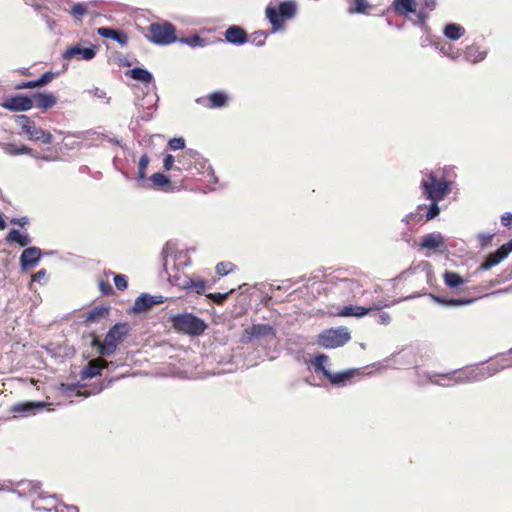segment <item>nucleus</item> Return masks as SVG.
I'll list each match as a JSON object with an SVG mask.
<instances>
[{"label": "nucleus", "mask_w": 512, "mask_h": 512, "mask_svg": "<svg viewBox=\"0 0 512 512\" xmlns=\"http://www.w3.org/2000/svg\"><path fill=\"white\" fill-rule=\"evenodd\" d=\"M297 9L295 0H284L277 5H267L265 17L272 26V33L284 30L285 21L292 20L297 14Z\"/></svg>", "instance_id": "f257e3e1"}, {"label": "nucleus", "mask_w": 512, "mask_h": 512, "mask_svg": "<svg viewBox=\"0 0 512 512\" xmlns=\"http://www.w3.org/2000/svg\"><path fill=\"white\" fill-rule=\"evenodd\" d=\"M130 331V325L127 322H119L113 325L105 335L103 342H99L97 338L92 340V345L98 347L101 356L112 355L117 347Z\"/></svg>", "instance_id": "f03ea898"}, {"label": "nucleus", "mask_w": 512, "mask_h": 512, "mask_svg": "<svg viewBox=\"0 0 512 512\" xmlns=\"http://www.w3.org/2000/svg\"><path fill=\"white\" fill-rule=\"evenodd\" d=\"M172 327L189 336H199L207 329V324L192 313H179L170 317Z\"/></svg>", "instance_id": "7ed1b4c3"}, {"label": "nucleus", "mask_w": 512, "mask_h": 512, "mask_svg": "<svg viewBox=\"0 0 512 512\" xmlns=\"http://www.w3.org/2000/svg\"><path fill=\"white\" fill-rule=\"evenodd\" d=\"M328 359L329 358L327 355L318 354L314 357L312 364L314 366L315 372L323 374V376L327 378L330 381V383L334 386H345L346 383L350 379H352L358 372L357 369L351 368L333 373L325 366Z\"/></svg>", "instance_id": "20e7f679"}, {"label": "nucleus", "mask_w": 512, "mask_h": 512, "mask_svg": "<svg viewBox=\"0 0 512 512\" xmlns=\"http://www.w3.org/2000/svg\"><path fill=\"white\" fill-rule=\"evenodd\" d=\"M451 186V181L439 180L433 172L421 181L422 193L429 201H442L451 192Z\"/></svg>", "instance_id": "39448f33"}, {"label": "nucleus", "mask_w": 512, "mask_h": 512, "mask_svg": "<svg viewBox=\"0 0 512 512\" xmlns=\"http://www.w3.org/2000/svg\"><path fill=\"white\" fill-rule=\"evenodd\" d=\"M351 339L347 327L340 326L321 332L318 336V344L325 349L338 348L345 345Z\"/></svg>", "instance_id": "423d86ee"}, {"label": "nucleus", "mask_w": 512, "mask_h": 512, "mask_svg": "<svg viewBox=\"0 0 512 512\" xmlns=\"http://www.w3.org/2000/svg\"><path fill=\"white\" fill-rule=\"evenodd\" d=\"M176 29L170 22L152 23L149 26L148 39L157 45H169L177 41Z\"/></svg>", "instance_id": "0eeeda50"}, {"label": "nucleus", "mask_w": 512, "mask_h": 512, "mask_svg": "<svg viewBox=\"0 0 512 512\" xmlns=\"http://www.w3.org/2000/svg\"><path fill=\"white\" fill-rule=\"evenodd\" d=\"M276 338V329L269 324H253L251 327L244 329L240 337L241 344H249L255 339H263L271 342Z\"/></svg>", "instance_id": "6e6552de"}, {"label": "nucleus", "mask_w": 512, "mask_h": 512, "mask_svg": "<svg viewBox=\"0 0 512 512\" xmlns=\"http://www.w3.org/2000/svg\"><path fill=\"white\" fill-rule=\"evenodd\" d=\"M176 170H191L196 164H200L201 169H205L207 161L201 157L200 153L194 149H186L177 157Z\"/></svg>", "instance_id": "1a4fd4ad"}, {"label": "nucleus", "mask_w": 512, "mask_h": 512, "mask_svg": "<svg viewBox=\"0 0 512 512\" xmlns=\"http://www.w3.org/2000/svg\"><path fill=\"white\" fill-rule=\"evenodd\" d=\"M1 106L12 112H25L33 107V98L28 94H16L7 97Z\"/></svg>", "instance_id": "9d476101"}, {"label": "nucleus", "mask_w": 512, "mask_h": 512, "mask_svg": "<svg viewBox=\"0 0 512 512\" xmlns=\"http://www.w3.org/2000/svg\"><path fill=\"white\" fill-rule=\"evenodd\" d=\"M61 503L62 502H60L58 500V497L56 494L44 495V493L41 492V493H38V496L36 499L32 500L31 506H32L33 510L38 511V512H50V511L59 512Z\"/></svg>", "instance_id": "9b49d317"}, {"label": "nucleus", "mask_w": 512, "mask_h": 512, "mask_svg": "<svg viewBox=\"0 0 512 512\" xmlns=\"http://www.w3.org/2000/svg\"><path fill=\"white\" fill-rule=\"evenodd\" d=\"M164 298L161 295H150L148 293H142L138 296L131 308V312L134 314H140L148 311L154 305L163 303Z\"/></svg>", "instance_id": "f8f14e48"}, {"label": "nucleus", "mask_w": 512, "mask_h": 512, "mask_svg": "<svg viewBox=\"0 0 512 512\" xmlns=\"http://www.w3.org/2000/svg\"><path fill=\"white\" fill-rule=\"evenodd\" d=\"M455 373L456 371L445 374H429L428 378L430 382H432L433 384L441 385L444 387H449L453 385V383H464L469 381H475L477 379L476 377H470L469 375L465 377L461 375H459L458 377H454Z\"/></svg>", "instance_id": "ddd939ff"}, {"label": "nucleus", "mask_w": 512, "mask_h": 512, "mask_svg": "<svg viewBox=\"0 0 512 512\" xmlns=\"http://www.w3.org/2000/svg\"><path fill=\"white\" fill-rule=\"evenodd\" d=\"M96 56V47L90 45L89 47H81L79 44L68 47L63 53L64 59L79 58L83 60H91Z\"/></svg>", "instance_id": "4468645a"}, {"label": "nucleus", "mask_w": 512, "mask_h": 512, "mask_svg": "<svg viewBox=\"0 0 512 512\" xmlns=\"http://www.w3.org/2000/svg\"><path fill=\"white\" fill-rule=\"evenodd\" d=\"M42 251L40 248L32 246L25 248L20 255V267L23 271L32 268L41 260Z\"/></svg>", "instance_id": "2eb2a0df"}, {"label": "nucleus", "mask_w": 512, "mask_h": 512, "mask_svg": "<svg viewBox=\"0 0 512 512\" xmlns=\"http://www.w3.org/2000/svg\"><path fill=\"white\" fill-rule=\"evenodd\" d=\"M46 405L47 403L43 401H27L14 404L10 411L15 414L28 416L34 415L38 411H41Z\"/></svg>", "instance_id": "dca6fc26"}, {"label": "nucleus", "mask_w": 512, "mask_h": 512, "mask_svg": "<svg viewBox=\"0 0 512 512\" xmlns=\"http://www.w3.org/2000/svg\"><path fill=\"white\" fill-rule=\"evenodd\" d=\"M225 40L233 45H243L248 42V34L246 30L239 25L229 26L225 33Z\"/></svg>", "instance_id": "f3484780"}, {"label": "nucleus", "mask_w": 512, "mask_h": 512, "mask_svg": "<svg viewBox=\"0 0 512 512\" xmlns=\"http://www.w3.org/2000/svg\"><path fill=\"white\" fill-rule=\"evenodd\" d=\"M25 134L31 141H41L44 144H51L53 141L52 134L42 128L37 127L34 121L30 124L29 127H26Z\"/></svg>", "instance_id": "a211bd4d"}, {"label": "nucleus", "mask_w": 512, "mask_h": 512, "mask_svg": "<svg viewBox=\"0 0 512 512\" xmlns=\"http://www.w3.org/2000/svg\"><path fill=\"white\" fill-rule=\"evenodd\" d=\"M420 247L432 250L445 248V239L440 232L429 233L421 238Z\"/></svg>", "instance_id": "6ab92c4d"}, {"label": "nucleus", "mask_w": 512, "mask_h": 512, "mask_svg": "<svg viewBox=\"0 0 512 512\" xmlns=\"http://www.w3.org/2000/svg\"><path fill=\"white\" fill-rule=\"evenodd\" d=\"M206 287L207 281L199 276H188V278L184 279V282L181 283V289L186 290L188 293H194L198 295L204 293Z\"/></svg>", "instance_id": "aec40b11"}, {"label": "nucleus", "mask_w": 512, "mask_h": 512, "mask_svg": "<svg viewBox=\"0 0 512 512\" xmlns=\"http://www.w3.org/2000/svg\"><path fill=\"white\" fill-rule=\"evenodd\" d=\"M488 54V50L485 47L477 44L468 45L464 51V58L466 61L476 64L482 62Z\"/></svg>", "instance_id": "412c9836"}, {"label": "nucleus", "mask_w": 512, "mask_h": 512, "mask_svg": "<svg viewBox=\"0 0 512 512\" xmlns=\"http://www.w3.org/2000/svg\"><path fill=\"white\" fill-rule=\"evenodd\" d=\"M6 244H18L20 247H27L32 239L26 232H21L18 229H11L5 236Z\"/></svg>", "instance_id": "4be33fe9"}, {"label": "nucleus", "mask_w": 512, "mask_h": 512, "mask_svg": "<svg viewBox=\"0 0 512 512\" xmlns=\"http://www.w3.org/2000/svg\"><path fill=\"white\" fill-rule=\"evenodd\" d=\"M31 96L33 98V107L36 106L43 110L53 107L57 102V98L51 93L36 92L32 93Z\"/></svg>", "instance_id": "5701e85b"}, {"label": "nucleus", "mask_w": 512, "mask_h": 512, "mask_svg": "<svg viewBox=\"0 0 512 512\" xmlns=\"http://www.w3.org/2000/svg\"><path fill=\"white\" fill-rule=\"evenodd\" d=\"M125 74L133 80L141 82L145 86H149L154 81L153 74L144 67H134L128 70Z\"/></svg>", "instance_id": "b1692460"}, {"label": "nucleus", "mask_w": 512, "mask_h": 512, "mask_svg": "<svg viewBox=\"0 0 512 512\" xmlns=\"http://www.w3.org/2000/svg\"><path fill=\"white\" fill-rule=\"evenodd\" d=\"M39 483H35L33 481L23 480L16 484V488L12 490L13 493L17 494L18 497H28L32 496L33 494L40 493L39 492Z\"/></svg>", "instance_id": "393cba45"}, {"label": "nucleus", "mask_w": 512, "mask_h": 512, "mask_svg": "<svg viewBox=\"0 0 512 512\" xmlns=\"http://www.w3.org/2000/svg\"><path fill=\"white\" fill-rule=\"evenodd\" d=\"M97 33L104 38L118 42L121 46H125L128 43V36L124 31H119L111 27H100Z\"/></svg>", "instance_id": "a878e982"}, {"label": "nucleus", "mask_w": 512, "mask_h": 512, "mask_svg": "<svg viewBox=\"0 0 512 512\" xmlns=\"http://www.w3.org/2000/svg\"><path fill=\"white\" fill-rule=\"evenodd\" d=\"M392 8L398 15L408 16L409 14L416 13L417 2L416 0H394Z\"/></svg>", "instance_id": "bb28decb"}, {"label": "nucleus", "mask_w": 512, "mask_h": 512, "mask_svg": "<svg viewBox=\"0 0 512 512\" xmlns=\"http://www.w3.org/2000/svg\"><path fill=\"white\" fill-rule=\"evenodd\" d=\"M381 308V305H375L373 307H362V306H354V305H347L342 308L340 311L341 316L350 317H363L367 314H369L373 310H379Z\"/></svg>", "instance_id": "cd10ccee"}, {"label": "nucleus", "mask_w": 512, "mask_h": 512, "mask_svg": "<svg viewBox=\"0 0 512 512\" xmlns=\"http://www.w3.org/2000/svg\"><path fill=\"white\" fill-rule=\"evenodd\" d=\"M443 34L449 40L457 41L465 34V29L460 24L451 22L444 26Z\"/></svg>", "instance_id": "c85d7f7f"}, {"label": "nucleus", "mask_w": 512, "mask_h": 512, "mask_svg": "<svg viewBox=\"0 0 512 512\" xmlns=\"http://www.w3.org/2000/svg\"><path fill=\"white\" fill-rule=\"evenodd\" d=\"M207 99L211 109L225 107L228 103V95L224 91H214L208 95Z\"/></svg>", "instance_id": "c756f323"}, {"label": "nucleus", "mask_w": 512, "mask_h": 512, "mask_svg": "<svg viewBox=\"0 0 512 512\" xmlns=\"http://www.w3.org/2000/svg\"><path fill=\"white\" fill-rule=\"evenodd\" d=\"M504 258L501 256V254L496 250L495 252L489 254L485 260L480 264V266L476 269V271L473 273L474 275L478 274L480 271H486L491 269L492 267L499 264L501 261H503Z\"/></svg>", "instance_id": "7c9ffc66"}, {"label": "nucleus", "mask_w": 512, "mask_h": 512, "mask_svg": "<svg viewBox=\"0 0 512 512\" xmlns=\"http://www.w3.org/2000/svg\"><path fill=\"white\" fill-rule=\"evenodd\" d=\"M109 314V308L106 306H97L89 310L85 315V322L97 323L106 318Z\"/></svg>", "instance_id": "2f4dec72"}, {"label": "nucleus", "mask_w": 512, "mask_h": 512, "mask_svg": "<svg viewBox=\"0 0 512 512\" xmlns=\"http://www.w3.org/2000/svg\"><path fill=\"white\" fill-rule=\"evenodd\" d=\"M5 151L8 154L13 155V156L27 154V155H31L33 157H39L37 153H34V150L32 148H30L24 144L17 145V144L9 143L6 145Z\"/></svg>", "instance_id": "473e14b6"}, {"label": "nucleus", "mask_w": 512, "mask_h": 512, "mask_svg": "<svg viewBox=\"0 0 512 512\" xmlns=\"http://www.w3.org/2000/svg\"><path fill=\"white\" fill-rule=\"evenodd\" d=\"M102 367L101 363L90 361L80 373L82 380L92 379L101 374Z\"/></svg>", "instance_id": "72a5a7b5"}, {"label": "nucleus", "mask_w": 512, "mask_h": 512, "mask_svg": "<svg viewBox=\"0 0 512 512\" xmlns=\"http://www.w3.org/2000/svg\"><path fill=\"white\" fill-rule=\"evenodd\" d=\"M445 284L450 288H458L465 283L464 279L456 272L446 271L443 275Z\"/></svg>", "instance_id": "f704fd0d"}, {"label": "nucleus", "mask_w": 512, "mask_h": 512, "mask_svg": "<svg viewBox=\"0 0 512 512\" xmlns=\"http://www.w3.org/2000/svg\"><path fill=\"white\" fill-rule=\"evenodd\" d=\"M177 41L181 44L188 45L189 47L196 48V47H205L207 45L206 39L202 38L201 36L195 34L188 37H181L177 39Z\"/></svg>", "instance_id": "c9c22d12"}, {"label": "nucleus", "mask_w": 512, "mask_h": 512, "mask_svg": "<svg viewBox=\"0 0 512 512\" xmlns=\"http://www.w3.org/2000/svg\"><path fill=\"white\" fill-rule=\"evenodd\" d=\"M150 180L153 184V187L155 188H163L171 184L170 178L167 175L160 172L154 173L150 177Z\"/></svg>", "instance_id": "e433bc0d"}, {"label": "nucleus", "mask_w": 512, "mask_h": 512, "mask_svg": "<svg viewBox=\"0 0 512 512\" xmlns=\"http://www.w3.org/2000/svg\"><path fill=\"white\" fill-rule=\"evenodd\" d=\"M509 366H512V363L507 364V365H502L500 367H497L495 365H489V366H487L484 369L483 372H481V376L480 377H478V374H471L469 376L470 377H476L477 379L475 381H477V380H481V379L486 378V377H490V376L496 374L497 372L501 371L505 367H509Z\"/></svg>", "instance_id": "4c0bfd02"}, {"label": "nucleus", "mask_w": 512, "mask_h": 512, "mask_svg": "<svg viewBox=\"0 0 512 512\" xmlns=\"http://www.w3.org/2000/svg\"><path fill=\"white\" fill-rule=\"evenodd\" d=\"M370 8V4L366 0H353V5L349 7L350 14H363Z\"/></svg>", "instance_id": "58836bf2"}, {"label": "nucleus", "mask_w": 512, "mask_h": 512, "mask_svg": "<svg viewBox=\"0 0 512 512\" xmlns=\"http://www.w3.org/2000/svg\"><path fill=\"white\" fill-rule=\"evenodd\" d=\"M150 159L148 155L144 154L140 157L138 162V173L137 179L138 181H143L146 179V169L149 165Z\"/></svg>", "instance_id": "ea45409f"}, {"label": "nucleus", "mask_w": 512, "mask_h": 512, "mask_svg": "<svg viewBox=\"0 0 512 512\" xmlns=\"http://www.w3.org/2000/svg\"><path fill=\"white\" fill-rule=\"evenodd\" d=\"M164 266V271L165 273L167 274L168 276V280L169 282L174 285V286H177L179 288H181V283L184 282V279H187L188 276L187 275H180L178 272H176L175 274H170L167 270V267H166V262H164L163 264Z\"/></svg>", "instance_id": "a19ab883"}, {"label": "nucleus", "mask_w": 512, "mask_h": 512, "mask_svg": "<svg viewBox=\"0 0 512 512\" xmlns=\"http://www.w3.org/2000/svg\"><path fill=\"white\" fill-rule=\"evenodd\" d=\"M439 202L440 201H430V204L425 207L427 208L426 220H433L440 214L441 209L438 205Z\"/></svg>", "instance_id": "79ce46f5"}, {"label": "nucleus", "mask_w": 512, "mask_h": 512, "mask_svg": "<svg viewBox=\"0 0 512 512\" xmlns=\"http://www.w3.org/2000/svg\"><path fill=\"white\" fill-rule=\"evenodd\" d=\"M436 48L440 50V52L448 57H450L451 59L455 60L458 58L459 56V51H456L454 52L453 51V46L448 44V45H440L439 43H436L435 44Z\"/></svg>", "instance_id": "37998d69"}, {"label": "nucleus", "mask_w": 512, "mask_h": 512, "mask_svg": "<svg viewBox=\"0 0 512 512\" xmlns=\"http://www.w3.org/2000/svg\"><path fill=\"white\" fill-rule=\"evenodd\" d=\"M87 5L85 3H75L70 10V13L77 18L83 17L87 13Z\"/></svg>", "instance_id": "c03bdc74"}, {"label": "nucleus", "mask_w": 512, "mask_h": 512, "mask_svg": "<svg viewBox=\"0 0 512 512\" xmlns=\"http://www.w3.org/2000/svg\"><path fill=\"white\" fill-rule=\"evenodd\" d=\"M234 265L231 262H220L216 265V273L220 276H226L233 270Z\"/></svg>", "instance_id": "a18cd8bd"}, {"label": "nucleus", "mask_w": 512, "mask_h": 512, "mask_svg": "<svg viewBox=\"0 0 512 512\" xmlns=\"http://www.w3.org/2000/svg\"><path fill=\"white\" fill-rule=\"evenodd\" d=\"M114 284L118 290H125L128 287V280L124 274H115Z\"/></svg>", "instance_id": "49530a36"}, {"label": "nucleus", "mask_w": 512, "mask_h": 512, "mask_svg": "<svg viewBox=\"0 0 512 512\" xmlns=\"http://www.w3.org/2000/svg\"><path fill=\"white\" fill-rule=\"evenodd\" d=\"M168 146L171 150H182L185 148V140L182 137H175L168 141Z\"/></svg>", "instance_id": "de8ad7c7"}, {"label": "nucleus", "mask_w": 512, "mask_h": 512, "mask_svg": "<svg viewBox=\"0 0 512 512\" xmlns=\"http://www.w3.org/2000/svg\"><path fill=\"white\" fill-rule=\"evenodd\" d=\"M15 122L18 126L21 127L22 131L25 133L26 127H29L33 120H31L27 115L22 114L15 116Z\"/></svg>", "instance_id": "09e8293b"}, {"label": "nucleus", "mask_w": 512, "mask_h": 512, "mask_svg": "<svg viewBox=\"0 0 512 512\" xmlns=\"http://www.w3.org/2000/svg\"><path fill=\"white\" fill-rule=\"evenodd\" d=\"M474 301L475 299L473 298H449V306H465L473 303Z\"/></svg>", "instance_id": "8fccbe9b"}, {"label": "nucleus", "mask_w": 512, "mask_h": 512, "mask_svg": "<svg viewBox=\"0 0 512 512\" xmlns=\"http://www.w3.org/2000/svg\"><path fill=\"white\" fill-rule=\"evenodd\" d=\"M54 76L55 74L51 71L42 74L38 79H36L38 87H43L50 83L53 80Z\"/></svg>", "instance_id": "3c124183"}, {"label": "nucleus", "mask_w": 512, "mask_h": 512, "mask_svg": "<svg viewBox=\"0 0 512 512\" xmlns=\"http://www.w3.org/2000/svg\"><path fill=\"white\" fill-rule=\"evenodd\" d=\"M266 37L267 33L265 31H256L253 33V43L258 47L264 46Z\"/></svg>", "instance_id": "603ef678"}, {"label": "nucleus", "mask_w": 512, "mask_h": 512, "mask_svg": "<svg viewBox=\"0 0 512 512\" xmlns=\"http://www.w3.org/2000/svg\"><path fill=\"white\" fill-rule=\"evenodd\" d=\"M493 236H494L493 234L486 233V232L479 233L477 238H478L480 247L484 248L488 244H490L493 239Z\"/></svg>", "instance_id": "864d4df0"}, {"label": "nucleus", "mask_w": 512, "mask_h": 512, "mask_svg": "<svg viewBox=\"0 0 512 512\" xmlns=\"http://www.w3.org/2000/svg\"><path fill=\"white\" fill-rule=\"evenodd\" d=\"M426 207V205H418L416 210L410 212L408 217H411L412 222H420L423 219V215L421 211Z\"/></svg>", "instance_id": "5fc2aeb1"}, {"label": "nucleus", "mask_w": 512, "mask_h": 512, "mask_svg": "<svg viewBox=\"0 0 512 512\" xmlns=\"http://www.w3.org/2000/svg\"><path fill=\"white\" fill-rule=\"evenodd\" d=\"M175 157L171 154H167L163 159V168L165 171H170L172 169L176 170V166H174Z\"/></svg>", "instance_id": "6e6d98bb"}, {"label": "nucleus", "mask_w": 512, "mask_h": 512, "mask_svg": "<svg viewBox=\"0 0 512 512\" xmlns=\"http://www.w3.org/2000/svg\"><path fill=\"white\" fill-rule=\"evenodd\" d=\"M229 293L230 292H226V293H210V294H207L206 296L208 298H210L212 301H214L215 303L221 304L228 297Z\"/></svg>", "instance_id": "4d7b16f0"}, {"label": "nucleus", "mask_w": 512, "mask_h": 512, "mask_svg": "<svg viewBox=\"0 0 512 512\" xmlns=\"http://www.w3.org/2000/svg\"><path fill=\"white\" fill-rule=\"evenodd\" d=\"M497 250L501 254V256H503L504 259L507 258L508 255L512 252V239L507 243L503 244Z\"/></svg>", "instance_id": "13d9d810"}, {"label": "nucleus", "mask_w": 512, "mask_h": 512, "mask_svg": "<svg viewBox=\"0 0 512 512\" xmlns=\"http://www.w3.org/2000/svg\"><path fill=\"white\" fill-rule=\"evenodd\" d=\"M428 17H429L428 11H426L424 9H421L417 12V19L422 28L427 27L426 22H427Z\"/></svg>", "instance_id": "bf43d9fd"}, {"label": "nucleus", "mask_w": 512, "mask_h": 512, "mask_svg": "<svg viewBox=\"0 0 512 512\" xmlns=\"http://www.w3.org/2000/svg\"><path fill=\"white\" fill-rule=\"evenodd\" d=\"M36 87H38L37 81L36 80H31V81L22 82V83L18 84L15 87V89H17V90L33 89V88H36Z\"/></svg>", "instance_id": "052dcab7"}, {"label": "nucleus", "mask_w": 512, "mask_h": 512, "mask_svg": "<svg viewBox=\"0 0 512 512\" xmlns=\"http://www.w3.org/2000/svg\"><path fill=\"white\" fill-rule=\"evenodd\" d=\"M10 223L13 225H18L20 227H24L29 224V219L26 216L20 217V218H12L10 220Z\"/></svg>", "instance_id": "680f3d73"}, {"label": "nucleus", "mask_w": 512, "mask_h": 512, "mask_svg": "<svg viewBox=\"0 0 512 512\" xmlns=\"http://www.w3.org/2000/svg\"><path fill=\"white\" fill-rule=\"evenodd\" d=\"M99 288L103 295H109L113 291L112 286L105 281H100Z\"/></svg>", "instance_id": "e2e57ef3"}, {"label": "nucleus", "mask_w": 512, "mask_h": 512, "mask_svg": "<svg viewBox=\"0 0 512 512\" xmlns=\"http://www.w3.org/2000/svg\"><path fill=\"white\" fill-rule=\"evenodd\" d=\"M422 5H423L424 10L431 12L436 9L437 2H436V0H423Z\"/></svg>", "instance_id": "0e129e2a"}, {"label": "nucleus", "mask_w": 512, "mask_h": 512, "mask_svg": "<svg viewBox=\"0 0 512 512\" xmlns=\"http://www.w3.org/2000/svg\"><path fill=\"white\" fill-rule=\"evenodd\" d=\"M379 323L382 325H388L391 322V316L387 312H381L378 315Z\"/></svg>", "instance_id": "69168bd1"}, {"label": "nucleus", "mask_w": 512, "mask_h": 512, "mask_svg": "<svg viewBox=\"0 0 512 512\" xmlns=\"http://www.w3.org/2000/svg\"><path fill=\"white\" fill-rule=\"evenodd\" d=\"M512 221V214L510 212H506L501 216V223L503 226L508 227Z\"/></svg>", "instance_id": "338daca9"}, {"label": "nucleus", "mask_w": 512, "mask_h": 512, "mask_svg": "<svg viewBox=\"0 0 512 512\" xmlns=\"http://www.w3.org/2000/svg\"><path fill=\"white\" fill-rule=\"evenodd\" d=\"M59 512H79V510L76 506L65 505V504L61 503Z\"/></svg>", "instance_id": "774afa93"}]
</instances>
